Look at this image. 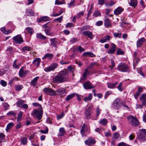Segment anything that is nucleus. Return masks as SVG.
<instances>
[{
	"label": "nucleus",
	"instance_id": "obj_18",
	"mask_svg": "<svg viewBox=\"0 0 146 146\" xmlns=\"http://www.w3.org/2000/svg\"><path fill=\"white\" fill-rule=\"evenodd\" d=\"M145 41V39L144 38H141L138 39L137 42V48L140 47Z\"/></svg>",
	"mask_w": 146,
	"mask_h": 146
},
{
	"label": "nucleus",
	"instance_id": "obj_36",
	"mask_svg": "<svg viewBox=\"0 0 146 146\" xmlns=\"http://www.w3.org/2000/svg\"><path fill=\"white\" fill-rule=\"evenodd\" d=\"M14 125L13 123H8L6 129V131L8 132L9 130L14 126Z\"/></svg>",
	"mask_w": 146,
	"mask_h": 146
},
{
	"label": "nucleus",
	"instance_id": "obj_33",
	"mask_svg": "<svg viewBox=\"0 0 146 146\" xmlns=\"http://www.w3.org/2000/svg\"><path fill=\"white\" fill-rule=\"evenodd\" d=\"M117 82L114 83H108L107 86L109 88L112 89L115 88V86L117 84Z\"/></svg>",
	"mask_w": 146,
	"mask_h": 146
},
{
	"label": "nucleus",
	"instance_id": "obj_54",
	"mask_svg": "<svg viewBox=\"0 0 146 146\" xmlns=\"http://www.w3.org/2000/svg\"><path fill=\"white\" fill-rule=\"evenodd\" d=\"M9 53H11L13 51L12 48L11 46H9L6 50Z\"/></svg>",
	"mask_w": 146,
	"mask_h": 146
},
{
	"label": "nucleus",
	"instance_id": "obj_22",
	"mask_svg": "<svg viewBox=\"0 0 146 146\" xmlns=\"http://www.w3.org/2000/svg\"><path fill=\"white\" fill-rule=\"evenodd\" d=\"M84 56H90L91 57H95L96 56L91 52H84L82 54Z\"/></svg>",
	"mask_w": 146,
	"mask_h": 146
},
{
	"label": "nucleus",
	"instance_id": "obj_12",
	"mask_svg": "<svg viewBox=\"0 0 146 146\" xmlns=\"http://www.w3.org/2000/svg\"><path fill=\"white\" fill-rule=\"evenodd\" d=\"M16 43L21 44L23 41V38L21 35H18L13 38Z\"/></svg>",
	"mask_w": 146,
	"mask_h": 146
},
{
	"label": "nucleus",
	"instance_id": "obj_20",
	"mask_svg": "<svg viewBox=\"0 0 146 146\" xmlns=\"http://www.w3.org/2000/svg\"><path fill=\"white\" fill-rule=\"evenodd\" d=\"M111 37L109 35L105 36L100 40V42L101 43H104L109 41Z\"/></svg>",
	"mask_w": 146,
	"mask_h": 146
},
{
	"label": "nucleus",
	"instance_id": "obj_50",
	"mask_svg": "<svg viewBox=\"0 0 146 146\" xmlns=\"http://www.w3.org/2000/svg\"><path fill=\"white\" fill-rule=\"evenodd\" d=\"M63 17L62 16H61L55 19L54 20V21H57L59 23H61Z\"/></svg>",
	"mask_w": 146,
	"mask_h": 146
},
{
	"label": "nucleus",
	"instance_id": "obj_27",
	"mask_svg": "<svg viewBox=\"0 0 146 146\" xmlns=\"http://www.w3.org/2000/svg\"><path fill=\"white\" fill-rule=\"evenodd\" d=\"M58 94L59 95H65L66 94L65 89L62 88H60L56 90Z\"/></svg>",
	"mask_w": 146,
	"mask_h": 146
},
{
	"label": "nucleus",
	"instance_id": "obj_24",
	"mask_svg": "<svg viewBox=\"0 0 146 146\" xmlns=\"http://www.w3.org/2000/svg\"><path fill=\"white\" fill-rule=\"evenodd\" d=\"M53 57V55L52 54L47 53L42 58V59L47 58L49 60H51Z\"/></svg>",
	"mask_w": 146,
	"mask_h": 146
},
{
	"label": "nucleus",
	"instance_id": "obj_17",
	"mask_svg": "<svg viewBox=\"0 0 146 146\" xmlns=\"http://www.w3.org/2000/svg\"><path fill=\"white\" fill-rule=\"evenodd\" d=\"M23 67H22L20 70L19 75L20 77H24L26 74L29 72L28 70L24 71L23 69Z\"/></svg>",
	"mask_w": 146,
	"mask_h": 146
},
{
	"label": "nucleus",
	"instance_id": "obj_16",
	"mask_svg": "<svg viewBox=\"0 0 146 146\" xmlns=\"http://www.w3.org/2000/svg\"><path fill=\"white\" fill-rule=\"evenodd\" d=\"M140 101L141 102L143 106L146 105V95L145 94H142L139 97Z\"/></svg>",
	"mask_w": 146,
	"mask_h": 146
},
{
	"label": "nucleus",
	"instance_id": "obj_23",
	"mask_svg": "<svg viewBox=\"0 0 146 146\" xmlns=\"http://www.w3.org/2000/svg\"><path fill=\"white\" fill-rule=\"evenodd\" d=\"M143 89L141 87H139L138 88V91L134 95L135 98L137 99L139 96L140 95V94L143 92Z\"/></svg>",
	"mask_w": 146,
	"mask_h": 146
},
{
	"label": "nucleus",
	"instance_id": "obj_26",
	"mask_svg": "<svg viewBox=\"0 0 146 146\" xmlns=\"http://www.w3.org/2000/svg\"><path fill=\"white\" fill-rule=\"evenodd\" d=\"M128 3L130 6L135 8L137 5V0H130Z\"/></svg>",
	"mask_w": 146,
	"mask_h": 146
},
{
	"label": "nucleus",
	"instance_id": "obj_28",
	"mask_svg": "<svg viewBox=\"0 0 146 146\" xmlns=\"http://www.w3.org/2000/svg\"><path fill=\"white\" fill-rule=\"evenodd\" d=\"M56 38H55L50 39V41L51 44L50 45L52 47H56L57 42L56 40Z\"/></svg>",
	"mask_w": 146,
	"mask_h": 146
},
{
	"label": "nucleus",
	"instance_id": "obj_6",
	"mask_svg": "<svg viewBox=\"0 0 146 146\" xmlns=\"http://www.w3.org/2000/svg\"><path fill=\"white\" fill-rule=\"evenodd\" d=\"M93 106H90L88 108L85 110L84 114L86 119H90L91 118V114L93 112Z\"/></svg>",
	"mask_w": 146,
	"mask_h": 146
},
{
	"label": "nucleus",
	"instance_id": "obj_3",
	"mask_svg": "<svg viewBox=\"0 0 146 146\" xmlns=\"http://www.w3.org/2000/svg\"><path fill=\"white\" fill-rule=\"evenodd\" d=\"M43 114L42 108H38L34 110L31 114L34 118H37L38 120H40L42 118Z\"/></svg>",
	"mask_w": 146,
	"mask_h": 146
},
{
	"label": "nucleus",
	"instance_id": "obj_10",
	"mask_svg": "<svg viewBox=\"0 0 146 146\" xmlns=\"http://www.w3.org/2000/svg\"><path fill=\"white\" fill-rule=\"evenodd\" d=\"M85 144L89 146H93L96 143V141L94 138L89 137L85 141Z\"/></svg>",
	"mask_w": 146,
	"mask_h": 146
},
{
	"label": "nucleus",
	"instance_id": "obj_55",
	"mask_svg": "<svg viewBox=\"0 0 146 146\" xmlns=\"http://www.w3.org/2000/svg\"><path fill=\"white\" fill-rule=\"evenodd\" d=\"M112 93V92L111 91H107L106 92L105 95L104 96V98L105 99L108 96L110 95Z\"/></svg>",
	"mask_w": 146,
	"mask_h": 146
},
{
	"label": "nucleus",
	"instance_id": "obj_45",
	"mask_svg": "<svg viewBox=\"0 0 146 146\" xmlns=\"http://www.w3.org/2000/svg\"><path fill=\"white\" fill-rule=\"evenodd\" d=\"M26 30L30 35L33 33V29L31 27H28L26 28Z\"/></svg>",
	"mask_w": 146,
	"mask_h": 146
},
{
	"label": "nucleus",
	"instance_id": "obj_61",
	"mask_svg": "<svg viewBox=\"0 0 146 146\" xmlns=\"http://www.w3.org/2000/svg\"><path fill=\"white\" fill-rule=\"evenodd\" d=\"M66 28L71 27L74 26V24L72 23H68L65 25Z\"/></svg>",
	"mask_w": 146,
	"mask_h": 146
},
{
	"label": "nucleus",
	"instance_id": "obj_56",
	"mask_svg": "<svg viewBox=\"0 0 146 146\" xmlns=\"http://www.w3.org/2000/svg\"><path fill=\"white\" fill-rule=\"evenodd\" d=\"M93 15L96 17H98L101 16V13L99 11H95L93 13Z\"/></svg>",
	"mask_w": 146,
	"mask_h": 146
},
{
	"label": "nucleus",
	"instance_id": "obj_51",
	"mask_svg": "<svg viewBox=\"0 0 146 146\" xmlns=\"http://www.w3.org/2000/svg\"><path fill=\"white\" fill-rule=\"evenodd\" d=\"M124 54V52L122 51L120 48H119L117 49L116 52L117 55H123Z\"/></svg>",
	"mask_w": 146,
	"mask_h": 146
},
{
	"label": "nucleus",
	"instance_id": "obj_19",
	"mask_svg": "<svg viewBox=\"0 0 146 146\" xmlns=\"http://www.w3.org/2000/svg\"><path fill=\"white\" fill-rule=\"evenodd\" d=\"M123 10V9L121 8L120 7H119L114 11V13L115 15H117L120 14Z\"/></svg>",
	"mask_w": 146,
	"mask_h": 146
},
{
	"label": "nucleus",
	"instance_id": "obj_8",
	"mask_svg": "<svg viewBox=\"0 0 146 146\" xmlns=\"http://www.w3.org/2000/svg\"><path fill=\"white\" fill-rule=\"evenodd\" d=\"M117 68L119 70L123 72H127L129 69L128 66L123 63L119 64Z\"/></svg>",
	"mask_w": 146,
	"mask_h": 146
},
{
	"label": "nucleus",
	"instance_id": "obj_57",
	"mask_svg": "<svg viewBox=\"0 0 146 146\" xmlns=\"http://www.w3.org/2000/svg\"><path fill=\"white\" fill-rule=\"evenodd\" d=\"M0 84L2 86L4 87L6 86L7 85V83L3 80H2L1 81Z\"/></svg>",
	"mask_w": 146,
	"mask_h": 146
},
{
	"label": "nucleus",
	"instance_id": "obj_34",
	"mask_svg": "<svg viewBox=\"0 0 146 146\" xmlns=\"http://www.w3.org/2000/svg\"><path fill=\"white\" fill-rule=\"evenodd\" d=\"M39 78V77L37 76L35 77L32 80L31 82V84L33 86L35 87L36 85L37 80Z\"/></svg>",
	"mask_w": 146,
	"mask_h": 146
},
{
	"label": "nucleus",
	"instance_id": "obj_41",
	"mask_svg": "<svg viewBox=\"0 0 146 146\" xmlns=\"http://www.w3.org/2000/svg\"><path fill=\"white\" fill-rule=\"evenodd\" d=\"M59 135L61 136H63L65 133L64 129L63 127L60 128L59 130Z\"/></svg>",
	"mask_w": 146,
	"mask_h": 146
},
{
	"label": "nucleus",
	"instance_id": "obj_44",
	"mask_svg": "<svg viewBox=\"0 0 146 146\" xmlns=\"http://www.w3.org/2000/svg\"><path fill=\"white\" fill-rule=\"evenodd\" d=\"M78 41V40L77 38L74 37L71 39L70 42V44H73Z\"/></svg>",
	"mask_w": 146,
	"mask_h": 146
},
{
	"label": "nucleus",
	"instance_id": "obj_37",
	"mask_svg": "<svg viewBox=\"0 0 146 146\" xmlns=\"http://www.w3.org/2000/svg\"><path fill=\"white\" fill-rule=\"evenodd\" d=\"M75 95L76 94L75 93L68 95L65 98V100L66 101H68L73 98Z\"/></svg>",
	"mask_w": 146,
	"mask_h": 146
},
{
	"label": "nucleus",
	"instance_id": "obj_25",
	"mask_svg": "<svg viewBox=\"0 0 146 146\" xmlns=\"http://www.w3.org/2000/svg\"><path fill=\"white\" fill-rule=\"evenodd\" d=\"M40 61L41 60L40 58H36L33 60V64L34 66L38 67L39 65Z\"/></svg>",
	"mask_w": 146,
	"mask_h": 146
},
{
	"label": "nucleus",
	"instance_id": "obj_15",
	"mask_svg": "<svg viewBox=\"0 0 146 146\" xmlns=\"http://www.w3.org/2000/svg\"><path fill=\"white\" fill-rule=\"evenodd\" d=\"M83 85L84 88L86 89H90L93 88H94L92 83L89 81L85 82L83 84Z\"/></svg>",
	"mask_w": 146,
	"mask_h": 146
},
{
	"label": "nucleus",
	"instance_id": "obj_48",
	"mask_svg": "<svg viewBox=\"0 0 146 146\" xmlns=\"http://www.w3.org/2000/svg\"><path fill=\"white\" fill-rule=\"evenodd\" d=\"M31 48L29 46H25L23 47L22 49V50L24 52L25 51H30Z\"/></svg>",
	"mask_w": 146,
	"mask_h": 146
},
{
	"label": "nucleus",
	"instance_id": "obj_32",
	"mask_svg": "<svg viewBox=\"0 0 146 146\" xmlns=\"http://www.w3.org/2000/svg\"><path fill=\"white\" fill-rule=\"evenodd\" d=\"M26 14L28 16H33L34 15V13L31 9H27Z\"/></svg>",
	"mask_w": 146,
	"mask_h": 146
},
{
	"label": "nucleus",
	"instance_id": "obj_13",
	"mask_svg": "<svg viewBox=\"0 0 146 146\" xmlns=\"http://www.w3.org/2000/svg\"><path fill=\"white\" fill-rule=\"evenodd\" d=\"M111 46L107 52L108 54H113L115 52L116 49V46L114 43L111 44Z\"/></svg>",
	"mask_w": 146,
	"mask_h": 146
},
{
	"label": "nucleus",
	"instance_id": "obj_30",
	"mask_svg": "<svg viewBox=\"0 0 146 146\" xmlns=\"http://www.w3.org/2000/svg\"><path fill=\"white\" fill-rule=\"evenodd\" d=\"M36 37L37 38L40 40H45L46 38V36H44L41 33H38L36 35Z\"/></svg>",
	"mask_w": 146,
	"mask_h": 146
},
{
	"label": "nucleus",
	"instance_id": "obj_43",
	"mask_svg": "<svg viewBox=\"0 0 146 146\" xmlns=\"http://www.w3.org/2000/svg\"><path fill=\"white\" fill-rule=\"evenodd\" d=\"M21 141L23 145H25L27 142V138L26 137H22L21 138Z\"/></svg>",
	"mask_w": 146,
	"mask_h": 146
},
{
	"label": "nucleus",
	"instance_id": "obj_14",
	"mask_svg": "<svg viewBox=\"0 0 146 146\" xmlns=\"http://www.w3.org/2000/svg\"><path fill=\"white\" fill-rule=\"evenodd\" d=\"M88 129V127L86 124H83L81 130L80 132L83 137L85 136V132L87 131Z\"/></svg>",
	"mask_w": 146,
	"mask_h": 146
},
{
	"label": "nucleus",
	"instance_id": "obj_59",
	"mask_svg": "<svg viewBox=\"0 0 146 146\" xmlns=\"http://www.w3.org/2000/svg\"><path fill=\"white\" fill-rule=\"evenodd\" d=\"M23 88V86L22 85H19L15 87V89L16 90L19 91L21 90Z\"/></svg>",
	"mask_w": 146,
	"mask_h": 146
},
{
	"label": "nucleus",
	"instance_id": "obj_21",
	"mask_svg": "<svg viewBox=\"0 0 146 146\" xmlns=\"http://www.w3.org/2000/svg\"><path fill=\"white\" fill-rule=\"evenodd\" d=\"M83 35L87 36L88 37L92 39L93 38L92 33L90 31H84L83 32Z\"/></svg>",
	"mask_w": 146,
	"mask_h": 146
},
{
	"label": "nucleus",
	"instance_id": "obj_2",
	"mask_svg": "<svg viewBox=\"0 0 146 146\" xmlns=\"http://www.w3.org/2000/svg\"><path fill=\"white\" fill-rule=\"evenodd\" d=\"M123 106V109L124 110H128L130 109V108L126 104L125 101H122L119 98H117L114 101L112 104L113 108L115 110H118L120 109L121 106Z\"/></svg>",
	"mask_w": 146,
	"mask_h": 146
},
{
	"label": "nucleus",
	"instance_id": "obj_52",
	"mask_svg": "<svg viewBox=\"0 0 146 146\" xmlns=\"http://www.w3.org/2000/svg\"><path fill=\"white\" fill-rule=\"evenodd\" d=\"M113 35L115 37L120 38L121 36V33H113Z\"/></svg>",
	"mask_w": 146,
	"mask_h": 146
},
{
	"label": "nucleus",
	"instance_id": "obj_63",
	"mask_svg": "<svg viewBox=\"0 0 146 146\" xmlns=\"http://www.w3.org/2000/svg\"><path fill=\"white\" fill-rule=\"evenodd\" d=\"M96 65H97L96 62H92L90 65L89 68V69H91L94 66Z\"/></svg>",
	"mask_w": 146,
	"mask_h": 146
},
{
	"label": "nucleus",
	"instance_id": "obj_49",
	"mask_svg": "<svg viewBox=\"0 0 146 146\" xmlns=\"http://www.w3.org/2000/svg\"><path fill=\"white\" fill-rule=\"evenodd\" d=\"M89 29V26L88 25L86 26H84L81 27L80 29V31H82L84 30H86Z\"/></svg>",
	"mask_w": 146,
	"mask_h": 146
},
{
	"label": "nucleus",
	"instance_id": "obj_46",
	"mask_svg": "<svg viewBox=\"0 0 146 146\" xmlns=\"http://www.w3.org/2000/svg\"><path fill=\"white\" fill-rule=\"evenodd\" d=\"M101 111V109H100L99 106H98L96 109V117H98Z\"/></svg>",
	"mask_w": 146,
	"mask_h": 146
},
{
	"label": "nucleus",
	"instance_id": "obj_47",
	"mask_svg": "<svg viewBox=\"0 0 146 146\" xmlns=\"http://www.w3.org/2000/svg\"><path fill=\"white\" fill-rule=\"evenodd\" d=\"M75 2V0H73V1L70 2V3H68V5L69 7V8H70L74 6Z\"/></svg>",
	"mask_w": 146,
	"mask_h": 146
},
{
	"label": "nucleus",
	"instance_id": "obj_4",
	"mask_svg": "<svg viewBox=\"0 0 146 146\" xmlns=\"http://www.w3.org/2000/svg\"><path fill=\"white\" fill-rule=\"evenodd\" d=\"M127 119L130 123L134 127L137 126L139 122L137 119L133 116H130L127 117Z\"/></svg>",
	"mask_w": 146,
	"mask_h": 146
},
{
	"label": "nucleus",
	"instance_id": "obj_11",
	"mask_svg": "<svg viewBox=\"0 0 146 146\" xmlns=\"http://www.w3.org/2000/svg\"><path fill=\"white\" fill-rule=\"evenodd\" d=\"M43 91L45 93L50 96H55L56 94V93L54 90L49 88H44Z\"/></svg>",
	"mask_w": 146,
	"mask_h": 146
},
{
	"label": "nucleus",
	"instance_id": "obj_60",
	"mask_svg": "<svg viewBox=\"0 0 146 146\" xmlns=\"http://www.w3.org/2000/svg\"><path fill=\"white\" fill-rule=\"evenodd\" d=\"M103 23V22L102 21H97L96 23V25L97 26L102 25Z\"/></svg>",
	"mask_w": 146,
	"mask_h": 146
},
{
	"label": "nucleus",
	"instance_id": "obj_31",
	"mask_svg": "<svg viewBox=\"0 0 146 146\" xmlns=\"http://www.w3.org/2000/svg\"><path fill=\"white\" fill-rule=\"evenodd\" d=\"M48 17L47 16L42 17L40 18L38 20V22L40 23L43 21H46L48 20Z\"/></svg>",
	"mask_w": 146,
	"mask_h": 146
},
{
	"label": "nucleus",
	"instance_id": "obj_39",
	"mask_svg": "<svg viewBox=\"0 0 146 146\" xmlns=\"http://www.w3.org/2000/svg\"><path fill=\"white\" fill-rule=\"evenodd\" d=\"M99 122L102 125H105L107 124L108 123V121L106 119H101L99 121Z\"/></svg>",
	"mask_w": 146,
	"mask_h": 146
},
{
	"label": "nucleus",
	"instance_id": "obj_64",
	"mask_svg": "<svg viewBox=\"0 0 146 146\" xmlns=\"http://www.w3.org/2000/svg\"><path fill=\"white\" fill-rule=\"evenodd\" d=\"M117 146H131L127 145L126 143L123 142H121L119 143Z\"/></svg>",
	"mask_w": 146,
	"mask_h": 146
},
{
	"label": "nucleus",
	"instance_id": "obj_53",
	"mask_svg": "<svg viewBox=\"0 0 146 146\" xmlns=\"http://www.w3.org/2000/svg\"><path fill=\"white\" fill-rule=\"evenodd\" d=\"M16 113H15L14 111H10L8 112L7 113V115H13L14 117H15V116H16Z\"/></svg>",
	"mask_w": 146,
	"mask_h": 146
},
{
	"label": "nucleus",
	"instance_id": "obj_42",
	"mask_svg": "<svg viewBox=\"0 0 146 146\" xmlns=\"http://www.w3.org/2000/svg\"><path fill=\"white\" fill-rule=\"evenodd\" d=\"M25 102V101L24 100H20L17 101L16 104L20 108L21 105H22Z\"/></svg>",
	"mask_w": 146,
	"mask_h": 146
},
{
	"label": "nucleus",
	"instance_id": "obj_29",
	"mask_svg": "<svg viewBox=\"0 0 146 146\" xmlns=\"http://www.w3.org/2000/svg\"><path fill=\"white\" fill-rule=\"evenodd\" d=\"M104 24L107 27L111 26V22L108 18H106V19L104 20Z\"/></svg>",
	"mask_w": 146,
	"mask_h": 146
},
{
	"label": "nucleus",
	"instance_id": "obj_38",
	"mask_svg": "<svg viewBox=\"0 0 146 146\" xmlns=\"http://www.w3.org/2000/svg\"><path fill=\"white\" fill-rule=\"evenodd\" d=\"M23 115V112L20 111L18 113L17 115V121L18 122H20L22 119V117Z\"/></svg>",
	"mask_w": 146,
	"mask_h": 146
},
{
	"label": "nucleus",
	"instance_id": "obj_1",
	"mask_svg": "<svg viewBox=\"0 0 146 146\" xmlns=\"http://www.w3.org/2000/svg\"><path fill=\"white\" fill-rule=\"evenodd\" d=\"M68 75V72L67 71H62L58 74L53 77V80L55 82L62 83L67 80Z\"/></svg>",
	"mask_w": 146,
	"mask_h": 146
},
{
	"label": "nucleus",
	"instance_id": "obj_35",
	"mask_svg": "<svg viewBox=\"0 0 146 146\" xmlns=\"http://www.w3.org/2000/svg\"><path fill=\"white\" fill-rule=\"evenodd\" d=\"M92 98V95L91 93H90L88 97H86L84 98L83 99V100L85 102H87L88 101L91 100Z\"/></svg>",
	"mask_w": 146,
	"mask_h": 146
},
{
	"label": "nucleus",
	"instance_id": "obj_40",
	"mask_svg": "<svg viewBox=\"0 0 146 146\" xmlns=\"http://www.w3.org/2000/svg\"><path fill=\"white\" fill-rule=\"evenodd\" d=\"M44 31L46 34L48 35L51 36L54 35V33L50 32V30L48 29H45L44 30Z\"/></svg>",
	"mask_w": 146,
	"mask_h": 146
},
{
	"label": "nucleus",
	"instance_id": "obj_58",
	"mask_svg": "<svg viewBox=\"0 0 146 146\" xmlns=\"http://www.w3.org/2000/svg\"><path fill=\"white\" fill-rule=\"evenodd\" d=\"M33 105L34 106L36 107H38V108H42V107L41 105L38 103H33Z\"/></svg>",
	"mask_w": 146,
	"mask_h": 146
},
{
	"label": "nucleus",
	"instance_id": "obj_5",
	"mask_svg": "<svg viewBox=\"0 0 146 146\" xmlns=\"http://www.w3.org/2000/svg\"><path fill=\"white\" fill-rule=\"evenodd\" d=\"M139 139L143 141L146 140V130L141 129L139 130V135H137Z\"/></svg>",
	"mask_w": 146,
	"mask_h": 146
},
{
	"label": "nucleus",
	"instance_id": "obj_62",
	"mask_svg": "<svg viewBox=\"0 0 146 146\" xmlns=\"http://www.w3.org/2000/svg\"><path fill=\"white\" fill-rule=\"evenodd\" d=\"M40 132L43 134H46L48 132V129L47 127H46L45 130L41 129L40 130Z\"/></svg>",
	"mask_w": 146,
	"mask_h": 146
},
{
	"label": "nucleus",
	"instance_id": "obj_9",
	"mask_svg": "<svg viewBox=\"0 0 146 146\" xmlns=\"http://www.w3.org/2000/svg\"><path fill=\"white\" fill-rule=\"evenodd\" d=\"M133 68L135 69L137 66L138 62L140 61V59L137 57V53L136 52H134L133 55Z\"/></svg>",
	"mask_w": 146,
	"mask_h": 146
},
{
	"label": "nucleus",
	"instance_id": "obj_7",
	"mask_svg": "<svg viewBox=\"0 0 146 146\" xmlns=\"http://www.w3.org/2000/svg\"><path fill=\"white\" fill-rule=\"evenodd\" d=\"M58 66V64L56 63H53L50 64L48 66L45 67L44 68V70L48 72L51 71H54V70L57 68Z\"/></svg>",
	"mask_w": 146,
	"mask_h": 146
}]
</instances>
